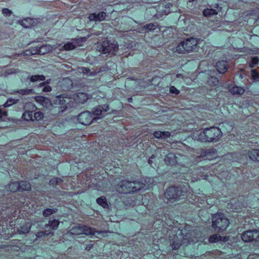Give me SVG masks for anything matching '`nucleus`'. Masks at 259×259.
Masks as SVG:
<instances>
[{
    "mask_svg": "<svg viewBox=\"0 0 259 259\" xmlns=\"http://www.w3.org/2000/svg\"><path fill=\"white\" fill-rule=\"evenodd\" d=\"M145 187V183L140 181L123 180L118 184L117 190L120 193H134L144 189Z\"/></svg>",
    "mask_w": 259,
    "mask_h": 259,
    "instance_id": "nucleus-1",
    "label": "nucleus"
},
{
    "mask_svg": "<svg viewBox=\"0 0 259 259\" xmlns=\"http://www.w3.org/2000/svg\"><path fill=\"white\" fill-rule=\"evenodd\" d=\"M197 44L196 38H189L181 41L176 47V51L181 54L193 52L196 50Z\"/></svg>",
    "mask_w": 259,
    "mask_h": 259,
    "instance_id": "nucleus-2",
    "label": "nucleus"
},
{
    "mask_svg": "<svg viewBox=\"0 0 259 259\" xmlns=\"http://www.w3.org/2000/svg\"><path fill=\"white\" fill-rule=\"evenodd\" d=\"M187 188L185 187H171L165 192L164 195L168 200L177 199L185 195Z\"/></svg>",
    "mask_w": 259,
    "mask_h": 259,
    "instance_id": "nucleus-3",
    "label": "nucleus"
},
{
    "mask_svg": "<svg viewBox=\"0 0 259 259\" xmlns=\"http://www.w3.org/2000/svg\"><path fill=\"white\" fill-rule=\"evenodd\" d=\"M69 232L73 235L85 234L87 235H93L95 236L100 235L104 233L103 231H95L94 229L87 226L80 225L75 226Z\"/></svg>",
    "mask_w": 259,
    "mask_h": 259,
    "instance_id": "nucleus-4",
    "label": "nucleus"
},
{
    "mask_svg": "<svg viewBox=\"0 0 259 259\" xmlns=\"http://www.w3.org/2000/svg\"><path fill=\"white\" fill-rule=\"evenodd\" d=\"M229 224V220L223 213H217L212 217V226L214 228L218 229L219 231L225 230Z\"/></svg>",
    "mask_w": 259,
    "mask_h": 259,
    "instance_id": "nucleus-5",
    "label": "nucleus"
},
{
    "mask_svg": "<svg viewBox=\"0 0 259 259\" xmlns=\"http://www.w3.org/2000/svg\"><path fill=\"white\" fill-rule=\"evenodd\" d=\"M100 51L102 53L108 55H115L118 50V45L115 41H111L106 40L100 45Z\"/></svg>",
    "mask_w": 259,
    "mask_h": 259,
    "instance_id": "nucleus-6",
    "label": "nucleus"
},
{
    "mask_svg": "<svg viewBox=\"0 0 259 259\" xmlns=\"http://www.w3.org/2000/svg\"><path fill=\"white\" fill-rule=\"evenodd\" d=\"M207 142L215 143L219 141L222 137V132L217 127L206 128Z\"/></svg>",
    "mask_w": 259,
    "mask_h": 259,
    "instance_id": "nucleus-7",
    "label": "nucleus"
},
{
    "mask_svg": "<svg viewBox=\"0 0 259 259\" xmlns=\"http://www.w3.org/2000/svg\"><path fill=\"white\" fill-rule=\"evenodd\" d=\"M52 49V47L49 45L37 46L25 51L24 54L25 55H44L50 52Z\"/></svg>",
    "mask_w": 259,
    "mask_h": 259,
    "instance_id": "nucleus-8",
    "label": "nucleus"
},
{
    "mask_svg": "<svg viewBox=\"0 0 259 259\" xmlns=\"http://www.w3.org/2000/svg\"><path fill=\"white\" fill-rule=\"evenodd\" d=\"M241 238L244 242H249L253 241H259V230H247L241 235Z\"/></svg>",
    "mask_w": 259,
    "mask_h": 259,
    "instance_id": "nucleus-9",
    "label": "nucleus"
},
{
    "mask_svg": "<svg viewBox=\"0 0 259 259\" xmlns=\"http://www.w3.org/2000/svg\"><path fill=\"white\" fill-rule=\"evenodd\" d=\"M181 158H186L182 155L180 154L168 153L164 158L165 162L168 165H174L177 164H184L185 162L181 161Z\"/></svg>",
    "mask_w": 259,
    "mask_h": 259,
    "instance_id": "nucleus-10",
    "label": "nucleus"
},
{
    "mask_svg": "<svg viewBox=\"0 0 259 259\" xmlns=\"http://www.w3.org/2000/svg\"><path fill=\"white\" fill-rule=\"evenodd\" d=\"M77 119L79 123L83 125H90L94 120L92 113L88 111L80 113L78 116Z\"/></svg>",
    "mask_w": 259,
    "mask_h": 259,
    "instance_id": "nucleus-11",
    "label": "nucleus"
},
{
    "mask_svg": "<svg viewBox=\"0 0 259 259\" xmlns=\"http://www.w3.org/2000/svg\"><path fill=\"white\" fill-rule=\"evenodd\" d=\"M109 110V106L107 105H99L93 109V114L95 120L101 119L104 116V113Z\"/></svg>",
    "mask_w": 259,
    "mask_h": 259,
    "instance_id": "nucleus-12",
    "label": "nucleus"
},
{
    "mask_svg": "<svg viewBox=\"0 0 259 259\" xmlns=\"http://www.w3.org/2000/svg\"><path fill=\"white\" fill-rule=\"evenodd\" d=\"M197 241V240L196 239V238H193V239L189 238L188 239V238H185L183 239V240H182V242H180L179 240H177V239H176L175 240L173 241V242L171 244V246L172 249L176 250V249H178L180 247V245L182 243L183 244L190 243L196 242Z\"/></svg>",
    "mask_w": 259,
    "mask_h": 259,
    "instance_id": "nucleus-13",
    "label": "nucleus"
},
{
    "mask_svg": "<svg viewBox=\"0 0 259 259\" xmlns=\"http://www.w3.org/2000/svg\"><path fill=\"white\" fill-rule=\"evenodd\" d=\"M89 98V95L84 93H78L73 95V100L76 104H82Z\"/></svg>",
    "mask_w": 259,
    "mask_h": 259,
    "instance_id": "nucleus-14",
    "label": "nucleus"
},
{
    "mask_svg": "<svg viewBox=\"0 0 259 259\" xmlns=\"http://www.w3.org/2000/svg\"><path fill=\"white\" fill-rule=\"evenodd\" d=\"M193 137L195 139L203 142H207L206 134V128L203 130H200L193 134Z\"/></svg>",
    "mask_w": 259,
    "mask_h": 259,
    "instance_id": "nucleus-15",
    "label": "nucleus"
},
{
    "mask_svg": "<svg viewBox=\"0 0 259 259\" xmlns=\"http://www.w3.org/2000/svg\"><path fill=\"white\" fill-rule=\"evenodd\" d=\"M106 17V13L100 12L98 14L96 13L90 14L89 16V19L92 21H102L105 19Z\"/></svg>",
    "mask_w": 259,
    "mask_h": 259,
    "instance_id": "nucleus-16",
    "label": "nucleus"
},
{
    "mask_svg": "<svg viewBox=\"0 0 259 259\" xmlns=\"http://www.w3.org/2000/svg\"><path fill=\"white\" fill-rule=\"evenodd\" d=\"M216 68L220 73H224L229 68L228 62L224 60L218 61L216 64Z\"/></svg>",
    "mask_w": 259,
    "mask_h": 259,
    "instance_id": "nucleus-17",
    "label": "nucleus"
},
{
    "mask_svg": "<svg viewBox=\"0 0 259 259\" xmlns=\"http://www.w3.org/2000/svg\"><path fill=\"white\" fill-rule=\"evenodd\" d=\"M31 227V224L29 222L24 221L20 224L17 231L20 234H26L30 231Z\"/></svg>",
    "mask_w": 259,
    "mask_h": 259,
    "instance_id": "nucleus-18",
    "label": "nucleus"
},
{
    "mask_svg": "<svg viewBox=\"0 0 259 259\" xmlns=\"http://www.w3.org/2000/svg\"><path fill=\"white\" fill-rule=\"evenodd\" d=\"M246 154L251 160L259 162V149H252Z\"/></svg>",
    "mask_w": 259,
    "mask_h": 259,
    "instance_id": "nucleus-19",
    "label": "nucleus"
},
{
    "mask_svg": "<svg viewBox=\"0 0 259 259\" xmlns=\"http://www.w3.org/2000/svg\"><path fill=\"white\" fill-rule=\"evenodd\" d=\"M59 224L60 222L58 220L55 219L53 220L52 221H50L48 224H46L43 229H46L48 227H50L51 230H55L57 229Z\"/></svg>",
    "mask_w": 259,
    "mask_h": 259,
    "instance_id": "nucleus-20",
    "label": "nucleus"
},
{
    "mask_svg": "<svg viewBox=\"0 0 259 259\" xmlns=\"http://www.w3.org/2000/svg\"><path fill=\"white\" fill-rule=\"evenodd\" d=\"M68 101L69 99H64V98L61 96L57 97L56 99V102H58L60 105H62V106L61 107L62 112L65 111L67 109V106L66 105L68 103Z\"/></svg>",
    "mask_w": 259,
    "mask_h": 259,
    "instance_id": "nucleus-21",
    "label": "nucleus"
},
{
    "mask_svg": "<svg viewBox=\"0 0 259 259\" xmlns=\"http://www.w3.org/2000/svg\"><path fill=\"white\" fill-rule=\"evenodd\" d=\"M34 20L30 18H26L20 21V24L25 28H29L34 26Z\"/></svg>",
    "mask_w": 259,
    "mask_h": 259,
    "instance_id": "nucleus-22",
    "label": "nucleus"
},
{
    "mask_svg": "<svg viewBox=\"0 0 259 259\" xmlns=\"http://www.w3.org/2000/svg\"><path fill=\"white\" fill-rule=\"evenodd\" d=\"M153 135L155 138L157 139H165L170 137V133L169 132L156 131L153 133Z\"/></svg>",
    "mask_w": 259,
    "mask_h": 259,
    "instance_id": "nucleus-23",
    "label": "nucleus"
},
{
    "mask_svg": "<svg viewBox=\"0 0 259 259\" xmlns=\"http://www.w3.org/2000/svg\"><path fill=\"white\" fill-rule=\"evenodd\" d=\"M20 191H29L31 190V185L29 182L26 181H21L18 182Z\"/></svg>",
    "mask_w": 259,
    "mask_h": 259,
    "instance_id": "nucleus-24",
    "label": "nucleus"
},
{
    "mask_svg": "<svg viewBox=\"0 0 259 259\" xmlns=\"http://www.w3.org/2000/svg\"><path fill=\"white\" fill-rule=\"evenodd\" d=\"M219 11V10L207 8L203 10V15L205 17H208L213 15H217Z\"/></svg>",
    "mask_w": 259,
    "mask_h": 259,
    "instance_id": "nucleus-25",
    "label": "nucleus"
},
{
    "mask_svg": "<svg viewBox=\"0 0 259 259\" xmlns=\"http://www.w3.org/2000/svg\"><path fill=\"white\" fill-rule=\"evenodd\" d=\"M96 201L99 205L102 206L103 207L105 208L108 207V204L107 202L106 198L105 196H102L97 198Z\"/></svg>",
    "mask_w": 259,
    "mask_h": 259,
    "instance_id": "nucleus-26",
    "label": "nucleus"
},
{
    "mask_svg": "<svg viewBox=\"0 0 259 259\" xmlns=\"http://www.w3.org/2000/svg\"><path fill=\"white\" fill-rule=\"evenodd\" d=\"M230 91L232 94L242 95L244 93V90L241 87L235 86L231 88Z\"/></svg>",
    "mask_w": 259,
    "mask_h": 259,
    "instance_id": "nucleus-27",
    "label": "nucleus"
},
{
    "mask_svg": "<svg viewBox=\"0 0 259 259\" xmlns=\"http://www.w3.org/2000/svg\"><path fill=\"white\" fill-rule=\"evenodd\" d=\"M24 109L25 111H30L34 112L36 110L37 107L32 102H27L25 104Z\"/></svg>",
    "mask_w": 259,
    "mask_h": 259,
    "instance_id": "nucleus-28",
    "label": "nucleus"
},
{
    "mask_svg": "<svg viewBox=\"0 0 259 259\" xmlns=\"http://www.w3.org/2000/svg\"><path fill=\"white\" fill-rule=\"evenodd\" d=\"M8 189L10 191L12 192L20 191L18 182H16L10 183L8 186Z\"/></svg>",
    "mask_w": 259,
    "mask_h": 259,
    "instance_id": "nucleus-29",
    "label": "nucleus"
},
{
    "mask_svg": "<svg viewBox=\"0 0 259 259\" xmlns=\"http://www.w3.org/2000/svg\"><path fill=\"white\" fill-rule=\"evenodd\" d=\"M15 93L19 94L21 95H31L33 93V91L32 89H20L17 90L14 92Z\"/></svg>",
    "mask_w": 259,
    "mask_h": 259,
    "instance_id": "nucleus-30",
    "label": "nucleus"
},
{
    "mask_svg": "<svg viewBox=\"0 0 259 259\" xmlns=\"http://www.w3.org/2000/svg\"><path fill=\"white\" fill-rule=\"evenodd\" d=\"M203 155L206 157H209V156L216 157L217 155V150L214 149H206L203 152Z\"/></svg>",
    "mask_w": 259,
    "mask_h": 259,
    "instance_id": "nucleus-31",
    "label": "nucleus"
},
{
    "mask_svg": "<svg viewBox=\"0 0 259 259\" xmlns=\"http://www.w3.org/2000/svg\"><path fill=\"white\" fill-rule=\"evenodd\" d=\"M33 112L31 111L24 110V112L23 114V117L25 120L27 121H34V119L33 118Z\"/></svg>",
    "mask_w": 259,
    "mask_h": 259,
    "instance_id": "nucleus-32",
    "label": "nucleus"
},
{
    "mask_svg": "<svg viewBox=\"0 0 259 259\" xmlns=\"http://www.w3.org/2000/svg\"><path fill=\"white\" fill-rule=\"evenodd\" d=\"M58 209L56 208H47L43 210L42 214L44 217H48L57 211Z\"/></svg>",
    "mask_w": 259,
    "mask_h": 259,
    "instance_id": "nucleus-33",
    "label": "nucleus"
},
{
    "mask_svg": "<svg viewBox=\"0 0 259 259\" xmlns=\"http://www.w3.org/2000/svg\"><path fill=\"white\" fill-rule=\"evenodd\" d=\"M31 82H35L37 81H42L45 79V77L42 75H32L30 78Z\"/></svg>",
    "mask_w": 259,
    "mask_h": 259,
    "instance_id": "nucleus-34",
    "label": "nucleus"
},
{
    "mask_svg": "<svg viewBox=\"0 0 259 259\" xmlns=\"http://www.w3.org/2000/svg\"><path fill=\"white\" fill-rule=\"evenodd\" d=\"M222 237L219 234H213L211 235L209 238V241L210 243L217 242L222 240Z\"/></svg>",
    "mask_w": 259,
    "mask_h": 259,
    "instance_id": "nucleus-35",
    "label": "nucleus"
},
{
    "mask_svg": "<svg viewBox=\"0 0 259 259\" xmlns=\"http://www.w3.org/2000/svg\"><path fill=\"white\" fill-rule=\"evenodd\" d=\"M51 233H52V232H51V230H46L44 231H40V232H37L36 234V236L37 237V238H42V237H45L46 236H48Z\"/></svg>",
    "mask_w": 259,
    "mask_h": 259,
    "instance_id": "nucleus-36",
    "label": "nucleus"
},
{
    "mask_svg": "<svg viewBox=\"0 0 259 259\" xmlns=\"http://www.w3.org/2000/svg\"><path fill=\"white\" fill-rule=\"evenodd\" d=\"M33 118L34 120L39 121L43 119L44 115V113L40 111L36 112L33 114Z\"/></svg>",
    "mask_w": 259,
    "mask_h": 259,
    "instance_id": "nucleus-37",
    "label": "nucleus"
},
{
    "mask_svg": "<svg viewBox=\"0 0 259 259\" xmlns=\"http://www.w3.org/2000/svg\"><path fill=\"white\" fill-rule=\"evenodd\" d=\"M157 27V24L156 23H151L145 25L144 26V28L145 29H148L149 30L152 31L155 30Z\"/></svg>",
    "mask_w": 259,
    "mask_h": 259,
    "instance_id": "nucleus-38",
    "label": "nucleus"
},
{
    "mask_svg": "<svg viewBox=\"0 0 259 259\" xmlns=\"http://www.w3.org/2000/svg\"><path fill=\"white\" fill-rule=\"evenodd\" d=\"M19 72V70L15 69L14 68H10L5 71L4 76H7L8 75L16 73Z\"/></svg>",
    "mask_w": 259,
    "mask_h": 259,
    "instance_id": "nucleus-39",
    "label": "nucleus"
},
{
    "mask_svg": "<svg viewBox=\"0 0 259 259\" xmlns=\"http://www.w3.org/2000/svg\"><path fill=\"white\" fill-rule=\"evenodd\" d=\"M2 13L4 16L10 17L12 15V11L9 9L5 8L2 10Z\"/></svg>",
    "mask_w": 259,
    "mask_h": 259,
    "instance_id": "nucleus-40",
    "label": "nucleus"
},
{
    "mask_svg": "<svg viewBox=\"0 0 259 259\" xmlns=\"http://www.w3.org/2000/svg\"><path fill=\"white\" fill-rule=\"evenodd\" d=\"M259 59L257 57H254L251 59V61L249 64V67L251 68L254 67L255 65L258 64Z\"/></svg>",
    "mask_w": 259,
    "mask_h": 259,
    "instance_id": "nucleus-41",
    "label": "nucleus"
},
{
    "mask_svg": "<svg viewBox=\"0 0 259 259\" xmlns=\"http://www.w3.org/2000/svg\"><path fill=\"white\" fill-rule=\"evenodd\" d=\"M63 47L65 50L68 51L74 49L75 48V45L72 42H69L64 45Z\"/></svg>",
    "mask_w": 259,
    "mask_h": 259,
    "instance_id": "nucleus-42",
    "label": "nucleus"
},
{
    "mask_svg": "<svg viewBox=\"0 0 259 259\" xmlns=\"http://www.w3.org/2000/svg\"><path fill=\"white\" fill-rule=\"evenodd\" d=\"M14 103H15V101L13 99H9L7 102L3 105L4 108L6 107H9L11 106V105H13Z\"/></svg>",
    "mask_w": 259,
    "mask_h": 259,
    "instance_id": "nucleus-43",
    "label": "nucleus"
},
{
    "mask_svg": "<svg viewBox=\"0 0 259 259\" xmlns=\"http://www.w3.org/2000/svg\"><path fill=\"white\" fill-rule=\"evenodd\" d=\"M61 180L58 178H54L52 179L50 182L53 185H58L61 182Z\"/></svg>",
    "mask_w": 259,
    "mask_h": 259,
    "instance_id": "nucleus-44",
    "label": "nucleus"
},
{
    "mask_svg": "<svg viewBox=\"0 0 259 259\" xmlns=\"http://www.w3.org/2000/svg\"><path fill=\"white\" fill-rule=\"evenodd\" d=\"M251 76L253 79L257 80L259 79V73L255 70L252 69L251 71Z\"/></svg>",
    "mask_w": 259,
    "mask_h": 259,
    "instance_id": "nucleus-45",
    "label": "nucleus"
},
{
    "mask_svg": "<svg viewBox=\"0 0 259 259\" xmlns=\"http://www.w3.org/2000/svg\"><path fill=\"white\" fill-rule=\"evenodd\" d=\"M40 101L42 102V105L43 106H47L48 105L51 104L50 100L47 98L41 97Z\"/></svg>",
    "mask_w": 259,
    "mask_h": 259,
    "instance_id": "nucleus-46",
    "label": "nucleus"
},
{
    "mask_svg": "<svg viewBox=\"0 0 259 259\" xmlns=\"http://www.w3.org/2000/svg\"><path fill=\"white\" fill-rule=\"evenodd\" d=\"M81 70L84 74H89V75H94V72H90V69L88 68L82 67L81 68Z\"/></svg>",
    "mask_w": 259,
    "mask_h": 259,
    "instance_id": "nucleus-47",
    "label": "nucleus"
},
{
    "mask_svg": "<svg viewBox=\"0 0 259 259\" xmlns=\"http://www.w3.org/2000/svg\"><path fill=\"white\" fill-rule=\"evenodd\" d=\"M169 91L171 94H174L175 95H178L180 93L179 91L174 86L170 87Z\"/></svg>",
    "mask_w": 259,
    "mask_h": 259,
    "instance_id": "nucleus-48",
    "label": "nucleus"
},
{
    "mask_svg": "<svg viewBox=\"0 0 259 259\" xmlns=\"http://www.w3.org/2000/svg\"><path fill=\"white\" fill-rule=\"evenodd\" d=\"M182 155L183 156H184L186 158H181V161H183V162H185V163L184 164H179L182 165H185V166H186V165H189L188 158H187V157L186 156L183 155Z\"/></svg>",
    "mask_w": 259,
    "mask_h": 259,
    "instance_id": "nucleus-49",
    "label": "nucleus"
},
{
    "mask_svg": "<svg viewBox=\"0 0 259 259\" xmlns=\"http://www.w3.org/2000/svg\"><path fill=\"white\" fill-rule=\"evenodd\" d=\"M211 80H212L213 83L214 84V85H217L219 82L218 79L215 77H211L210 80L209 81H210Z\"/></svg>",
    "mask_w": 259,
    "mask_h": 259,
    "instance_id": "nucleus-50",
    "label": "nucleus"
},
{
    "mask_svg": "<svg viewBox=\"0 0 259 259\" xmlns=\"http://www.w3.org/2000/svg\"><path fill=\"white\" fill-rule=\"evenodd\" d=\"M51 87L50 85H46L43 89V91L45 92H49L51 91Z\"/></svg>",
    "mask_w": 259,
    "mask_h": 259,
    "instance_id": "nucleus-51",
    "label": "nucleus"
},
{
    "mask_svg": "<svg viewBox=\"0 0 259 259\" xmlns=\"http://www.w3.org/2000/svg\"><path fill=\"white\" fill-rule=\"evenodd\" d=\"M7 115V111L4 109V108H1V118H2V116H6Z\"/></svg>",
    "mask_w": 259,
    "mask_h": 259,
    "instance_id": "nucleus-52",
    "label": "nucleus"
},
{
    "mask_svg": "<svg viewBox=\"0 0 259 259\" xmlns=\"http://www.w3.org/2000/svg\"><path fill=\"white\" fill-rule=\"evenodd\" d=\"M155 157V156L154 155H152L150 158H149V160H148V163L149 164L151 165L152 163V159L154 158Z\"/></svg>",
    "mask_w": 259,
    "mask_h": 259,
    "instance_id": "nucleus-53",
    "label": "nucleus"
},
{
    "mask_svg": "<svg viewBox=\"0 0 259 259\" xmlns=\"http://www.w3.org/2000/svg\"><path fill=\"white\" fill-rule=\"evenodd\" d=\"M181 76H182V75L181 74H177V77H178V78H180L181 77Z\"/></svg>",
    "mask_w": 259,
    "mask_h": 259,
    "instance_id": "nucleus-54",
    "label": "nucleus"
},
{
    "mask_svg": "<svg viewBox=\"0 0 259 259\" xmlns=\"http://www.w3.org/2000/svg\"><path fill=\"white\" fill-rule=\"evenodd\" d=\"M214 7L218 9V8H219V4H215Z\"/></svg>",
    "mask_w": 259,
    "mask_h": 259,
    "instance_id": "nucleus-55",
    "label": "nucleus"
},
{
    "mask_svg": "<svg viewBox=\"0 0 259 259\" xmlns=\"http://www.w3.org/2000/svg\"><path fill=\"white\" fill-rule=\"evenodd\" d=\"M45 83L44 82H42L40 84V86L44 85Z\"/></svg>",
    "mask_w": 259,
    "mask_h": 259,
    "instance_id": "nucleus-56",
    "label": "nucleus"
},
{
    "mask_svg": "<svg viewBox=\"0 0 259 259\" xmlns=\"http://www.w3.org/2000/svg\"><path fill=\"white\" fill-rule=\"evenodd\" d=\"M224 124H226V123H223V124H222V125H224Z\"/></svg>",
    "mask_w": 259,
    "mask_h": 259,
    "instance_id": "nucleus-57",
    "label": "nucleus"
}]
</instances>
